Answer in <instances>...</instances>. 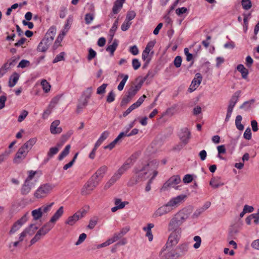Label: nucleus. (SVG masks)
<instances>
[{
  "instance_id": "a878e982",
  "label": "nucleus",
  "mask_w": 259,
  "mask_h": 259,
  "mask_svg": "<svg viewBox=\"0 0 259 259\" xmlns=\"http://www.w3.org/2000/svg\"><path fill=\"white\" fill-rule=\"evenodd\" d=\"M56 32V29L55 27L52 26L48 30V32L46 33L45 37L46 38H49V39L53 41L55 34Z\"/></svg>"
},
{
  "instance_id": "c756f323",
  "label": "nucleus",
  "mask_w": 259,
  "mask_h": 259,
  "mask_svg": "<svg viewBox=\"0 0 259 259\" xmlns=\"http://www.w3.org/2000/svg\"><path fill=\"white\" fill-rule=\"evenodd\" d=\"M118 46V42L116 39H115L113 42V44L111 45L108 46L106 48V51L107 52H110L111 56H113L114 52L116 50L117 47Z\"/></svg>"
},
{
  "instance_id": "8fccbe9b",
  "label": "nucleus",
  "mask_w": 259,
  "mask_h": 259,
  "mask_svg": "<svg viewBox=\"0 0 259 259\" xmlns=\"http://www.w3.org/2000/svg\"><path fill=\"white\" fill-rule=\"evenodd\" d=\"M28 212H26L20 219L18 220L17 222L21 226H22L25 222H26L28 220Z\"/></svg>"
},
{
  "instance_id": "5fc2aeb1",
  "label": "nucleus",
  "mask_w": 259,
  "mask_h": 259,
  "mask_svg": "<svg viewBox=\"0 0 259 259\" xmlns=\"http://www.w3.org/2000/svg\"><path fill=\"white\" fill-rule=\"evenodd\" d=\"M86 238H87L86 234H85L84 233L81 234L79 236L78 240L75 243V245H78L80 244L81 243H82L85 240Z\"/></svg>"
},
{
  "instance_id": "5701e85b",
  "label": "nucleus",
  "mask_w": 259,
  "mask_h": 259,
  "mask_svg": "<svg viewBox=\"0 0 259 259\" xmlns=\"http://www.w3.org/2000/svg\"><path fill=\"white\" fill-rule=\"evenodd\" d=\"M220 179V177H213L209 182L210 185L214 188L223 186L224 184L221 182Z\"/></svg>"
},
{
  "instance_id": "c85d7f7f",
  "label": "nucleus",
  "mask_w": 259,
  "mask_h": 259,
  "mask_svg": "<svg viewBox=\"0 0 259 259\" xmlns=\"http://www.w3.org/2000/svg\"><path fill=\"white\" fill-rule=\"evenodd\" d=\"M88 102L89 101H87V100L84 99L80 100L77 106L76 110V112L77 113L81 112L82 110L87 106Z\"/></svg>"
},
{
  "instance_id": "052dcab7",
  "label": "nucleus",
  "mask_w": 259,
  "mask_h": 259,
  "mask_svg": "<svg viewBox=\"0 0 259 259\" xmlns=\"http://www.w3.org/2000/svg\"><path fill=\"white\" fill-rule=\"evenodd\" d=\"M243 137L244 139L246 140H250L251 138V132L250 128L249 127H248L246 129L245 132L243 134Z\"/></svg>"
},
{
  "instance_id": "09e8293b",
  "label": "nucleus",
  "mask_w": 259,
  "mask_h": 259,
  "mask_svg": "<svg viewBox=\"0 0 259 259\" xmlns=\"http://www.w3.org/2000/svg\"><path fill=\"white\" fill-rule=\"evenodd\" d=\"M154 45H155L154 41H149L147 44L145 50L143 51L145 52V53L149 54L150 51L154 46Z\"/></svg>"
},
{
  "instance_id": "ddd939ff",
  "label": "nucleus",
  "mask_w": 259,
  "mask_h": 259,
  "mask_svg": "<svg viewBox=\"0 0 259 259\" xmlns=\"http://www.w3.org/2000/svg\"><path fill=\"white\" fill-rule=\"evenodd\" d=\"M60 123V121L59 120H56L51 123L50 126V132L51 134L55 135L60 134L62 132V128L58 126Z\"/></svg>"
},
{
  "instance_id": "393cba45",
  "label": "nucleus",
  "mask_w": 259,
  "mask_h": 259,
  "mask_svg": "<svg viewBox=\"0 0 259 259\" xmlns=\"http://www.w3.org/2000/svg\"><path fill=\"white\" fill-rule=\"evenodd\" d=\"M237 70L241 73L242 77L244 79L247 78L248 74V70L245 68L243 65L239 64L237 66Z\"/></svg>"
},
{
  "instance_id": "dca6fc26",
  "label": "nucleus",
  "mask_w": 259,
  "mask_h": 259,
  "mask_svg": "<svg viewBox=\"0 0 259 259\" xmlns=\"http://www.w3.org/2000/svg\"><path fill=\"white\" fill-rule=\"evenodd\" d=\"M54 225L48 222L45 224L38 231L37 233L41 236H44L48 233L53 227Z\"/></svg>"
},
{
  "instance_id": "bb28decb",
  "label": "nucleus",
  "mask_w": 259,
  "mask_h": 259,
  "mask_svg": "<svg viewBox=\"0 0 259 259\" xmlns=\"http://www.w3.org/2000/svg\"><path fill=\"white\" fill-rule=\"evenodd\" d=\"M107 170V167L105 165H103L100 167L97 171L95 173V175L98 176V178L101 180L104 177V175L105 174Z\"/></svg>"
},
{
  "instance_id": "774afa93",
  "label": "nucleus",
  "mask_w": 259,
  "mask_h": 259,
  "mask_svg": "<svg viewBox=\"0 0 259 259\" xmlns=\"http://www.w3.org/2000/svg\"><path fill=\"white\" fill-rule=\"evenodd\" d=\"M137 91L132 86L128 90L127 92V95L133 98V97L137 94Z\"/></svg>"
},
{
  "instance_id": "9d476101",
  "label": "nucleus",
  "mask_w": 259,
  "mask_h": 259,
  "mask_svg": "<svg viewBox=\"0 0 259 259\" xmlns=\"http://www.w3.org/2000/svg\"><path fill=\"white\" fill-rule=\"evenodd\" d=\"M179 137L182 143L185 145L188 143L191 138V132L187 127L181 129Z\"/></svg>"
},
{
  "instance_id": "e433bc0d",
  "label": "nucleus",
  "mask_w": 259,
  "mask_h": 259,
  "mask_svg": "<svg viewBox=\"0 0 259 259\" xmlns=\"http://www.w3.org/2000/svg\"><path fill=\"white\" fill-rule=\"evenodd\" d=\"M40 84L45 92L48 93L49 91H50L51 85L49 84V83L47 81V80L43 79L41 81Z\"/></svg>"
},
{
  "instance_id": "6e6552de",
  "label": "nucleus",
  "mask_w": 259,
  "mask_h": 259,
  "mask_svg": "<svg viewBox=\"0 0 259 259\" xmlns=\"http://www.w3.org/2000/svg\"><path fill=\"white\" fill-rule=\"evenodd\" d=\"M181 182V178L179 176H174L170 177L163 185L161 191L167 190L169 188L175 187Z\"/></svg>"
},
{
  "instance_id": "338daca9",
  "label": "nucleus",
  "mask_w": 259,
  "mask_h": 259,
  "mask_svg": "<svg viewBox=\"0 0 259 259\" xmlns=\"http://www.w3.org/2000/svg\"><path fill=\"white\" fill-rule=\"evenodd\" d=\"M28 112L26 110H23L21 114L19 116L18 121L19 122H22L27 116Z\"/></svg>"
},
{
  "instance_id": "39448f33",
  "label": "nucleus",
  "mask_w": 259,
  "mask_h": 259,
  "mask_svg": "<svg viewBox=\"0 0 259 259\" xmlns=\"http://www.w3.org/2000/svg\"><path fill=\"white\" fill-rule=\"evenodd\" d=\"M54 188L52 184L46 183L41 185L34 193V196L37 199L44 198L51 192Z\"/></svg>"
},
{
  "instance_id": "79ce46f5",
  "label": "nucleus",
  "mask_w": 259,
  "mask_h": 259,
  "mask_svg": "<svg viewBox=\"0 0 259 259\" xmlns=\"http://www.w3.org/2000/svg\"><path fill=\"white\" fill-rule=\"evenodd\" d=\"M16 63V60L15 59H12L8 61L7 63H5L3 65L4 67L8 70L11 66H15Z\"/></svg>"
},
{
  "instance_id": "58836bf2",
  "label": "nucleus",
  "mask_w": 259,
  "mask_h": 259,
  "mask_svg": "<svg viewBox=\"0 0 259 259\" xmlns=\"http://www.w3.org/2000/svg\"><path fill=\"white\" fill-rule=\"evenodd\" d=\"M94 14L93 13H87L85 15L84 20L85 24H90L94 19Z\"/></svg>"
},
{
  "instance_id": "2eb2a0df",
  "label": "nucleus",
  "mask_w": 259,
  "mask_h": 259,
  "mask_svg": "<svg viewBox=\"0 0 259 259\" xmlns=\"http://www.w3.org/2000/svg\"><path fill=\"white\" fill-rule=\"evenodd\" d=\"M96 187L90 181H88L81 189V194L86 195L91 193Z\"/></svg>"
},
{
  "instance_id": "13d9d810",
  "label": "nucleus",
  "mask_w": 259,
  "mask_h": 259,
  "mask_svg": "<svg viewBox=\"0 0 259 259\" xmlns=\"http://www.w3.org/2000/svg\"><path fill=\"white\" fill-rule=\"evenodd\" d=\"M132 98L130 97L128 95H126L122 99L120 102V106H125L131 100Z\"/></svg>"
},
{
  "instance_id": "c9c22d12",
  "label": "nucleus",
  "mask_w": 259,
  "mask_h": 259,
  "mask_svg": "<svg viewBox=\"0 0 259 259\" xmlns=\"http://www.w3.org/2000/svg\"><path fill=\"white\" fill-rule=\"evenodd\" d=\"M241 5L243 9L248 10L252 7V4L250 0H242Z\"/></svg>"
},
{
  "instance_id": "1a4fd4ad",
  "label": "nucleus",
  "mask_w": 259,
  "mask_h": 259,
  "mask_svg": "<svg viewBox=\"0 0 259 259\" xmlns=\"http://www.w3.org/2000/svg\"><path fill=\"white\" fill-rule=\"evenodd\" d=\"M28 152L20 147L13 159V162L16 164H19L26 157Z\"/></svg>"
},
{
  "instance_id": "bf43d9fd",
  "label": "nucleus",
  "mask_w": 259,
  "mask_h": 259,
  "mask_svg": "<svg viewBox=\"0 0 259 259\" xmlns=\"http://www.w3.org/2000/svg\"><path fill=\"white\" fill-rule=\"evenodd\" d=\"M21 227V226L19 224H18L17 222H15L10 230L9 233L12 234L15 233Z\"/></svg>"
},
{
  "instance_id": "7c9ffc66",
  "label": "nucleus",
  "mask_w": 259,
  "mask_h": 259,
  "mask_svg": "<svg viewBox=\"0 0 259 259\" xmlns=\"http://www.w3.org/2000/svg\"><path fill=\"white\" fill-rule=\"evenodd\" d=\"M31 213L34 220L39 219L42 215V211L39 208L32 210Z\"/></svg>"
},
{
  "instance_id": "412c9836",
  "label": "nucleus",
  "mask_w": 259,
  "mask_h": 259,
  "mask_svg": "<svg viewBox=\"0 0 259 259\" xmlns=\"http://www.w3.org/2000/svg\"><path fill=\"white\" fill-rule=\"evenodd\" d=\"M129 231V228H122L120 232L115 233L111 238L113 241L114 242L118 240H119L120 238H121L122 236H123L128 231Z\"/></svg>"
},
{
  "instance_id": "f8f14e48",
  "label": "nucleus",
  "mask_w": 259,
  "mask_h": 259,
  "mask_svg": "<svg viewBox=\"0 0 259 259\" xmlns=\"http://www.w3.org/2000/svg\"><path fill=\"white\" fill-rule=\"evenodd\" d=\"M202 80V76L200 73H197L194 78L192 80L191 84L190 86L189 90L191 92L195 91L197 88L200 85Z\"/></svg>"
},
{
  "instance_id": "e2e57ef3",
  "label": "nucleus",
  "mask_w": 259,
  "mask_h": 259,
  "mask_svg": "<svg viewBox=\"0 0 259 259\" xmlns=\"http://www.w3.org/2000/svg\"><path fill=\"white\" fill-rule=\"evenodd\" d=\"M97 55L96 52L93 50L92 48H90L89 50V55L88 56V60L90 61L94 59Z\"/></svg>"
},
{
  "instance_id": "b1692460",
  "label": "nucleus",
  "mask_w": 259,
  "mask_h": 259,
  "mask_svg": "<svg viewBox=\"0 0 259 259\" xmlns=\"http://www.w3.org/2000/svg\"><path fill=\"white\" fill-rule=\"evenodd\" d=\"M79 219V215H78L76 213H75L73 215L69 217L65 223L69 226H73Z\"/></svg>"
},
{
  "instance_id": "6ab92c4d",
  "label": "nucleus",
  "mask_w": 259,
  "mask_h": 259,
  "mask_svg": "<svg viewBox=\"0 0 259 259\" xmlns=\"http://www.w3.org/2000/svg\"><path fill=\"white\" fill-rule=\"evenodd\" d=\"M125 0H116L112 8V13L114 14H116L119 13L121 9L122 8L123 4Z\"/></svg>"
},
{
  "instance_id": "6e6d98bb",
  "label": "nucleus",
  "mask_w": 259,
  "mask_h": 259,
  "mask_svg": "<svg viewBox=\"0 0 259 259\" xmlns=\"http://www.w3.org/2000/svg\"><path fill=\"white\" fill-rule=\"evenodd\" d=\"M132 24V22H129L128 21L125 20L124 22L122 23L121 26V29L123 31H126L130 27Z\"/></svg>"
},
{
  "instance_id": "a18cd8bd",
  "label": "nucleus",
  "mask_w": 259,
  "mask_h": 259,
  "mask_svg": "<svg viewBox=\"0 0 259 259\" xmlns=\"http://www.w3.org/2000/svg\"><path fill=\"white\" fill-rule=\"evenodd\" d=\"M78 154V153H76L73 156V158L72 159V160L71 161H70L68 163L64 165V166H63L64 170H67L68 168L71 167L72 166V165L73 164L74 162H75V161L77 157Z\"/></svg>"
},
{
  "instance_id": "4be33fe9",
  "label": "nucleus",
  "mask_w": 259,
  "mask_h": 259,
  "mask_svg": "<svg viewBox=\"0 0 259 259\" xmlns=\"http://www.w3.org/2000/svg\"><path fill=\"white\" fill-rule=\"evenodd\" d=\"M19 74L17 72H14L9 78V86L12 88L15 85L19 78Z\"/></svg>"
},
{
  "instance_id": "9b49d317",
  "label": "nucleus",
  "mask_w": 259,
  "mask_h": 259,
  "mask_svg": "<svg viewBox=\"0 0 259 259\" xmlns=\"http://www.w3.org/2000/svg\"><path fill=\"white\" fill-rule=\"evenodd\" d=\"M53 41L49 39V38L44 37L38 44L37 50L38 52H45L49 49L50 45L52 44Z\"/></svg>"
},
{
  "instance_id": "4468645a",
  "label": "nucleus",
  "mask_w": 259,
  "mask_h": 259,
  "mask_svg": "<svg viewBox=\"0 0 259 259\" xmlns=\"http://www.w3.org/2000/svg\"><path fill=\"white\" fill-rule=\"evenodd\" d=\"M64 212V208L63 206H60L59 209L55 212L54 215L52 217L49 222L52 224H54L55 223L61 218Z\"/></svg>"
},
{
  "instance_id": "0eeeda50",
  "label": "nucleus",
  "mask_w": 259,
  "mask_h": 259,
  "mask_svg": "<svg viewBox=\"0 0 259 259\" xmlns=\"http://www.w3.org/2000/svg\"><path fill=\"white\" fill-rule=\"evenodd\" d=\"M161 259H178V255L176 250L172 248H163L161 252Z\"/></svg>"
},
{
  "instance_id": "a211bd4d",
  "label": "nucleus",
  "mask_w": 259,
  "mask_h": 259,
  "mask_svg": "<svg viewBox=\"0 0 259 259\" xmlns=\"http://www.w3.org/2000/svg\"><path fill=\"white\" fill-rule=\"evenodd\" d=\"M33 184L32 182H28L27 181L24 182L21 189V193L23 195L28 194L31 191Z\"/></svg>"
},
{
  "instance_id": "f704fd0d",
  "label": "nucleus",
  "mask_w": 259,
  "mask_h": 259,
  "mask_svg": "<svg viewBox=\"0 0 259 259\" xmlns=\"http://www.w3.org/2000/svg\"><path fill=\"white\" fill-rule=\"evenodd\" d=\"M89 208V207L88 206H86L84 208H81L76 212V214L79 215L80 219L83 218L86 215Z\"/></svg>"
},
{
  "instance_id": "0e129e2a",
  "label": "nucleus",
  "mask_w": 259,
  "mask_h": 259,
  "mask_svg": "<svg viewBox=\"0 0 259 259\" xmlns=\"http://www.w3.org/2000/svg\"><path fill=\"white\" fill-rule=\"evenodd\" d=\"M29 65L30 62L29 61L26 60H22L19 63L18 67L23 68L27 66H29Z\"/></svg>"
},
{
  "instance_id": "f257e3e1",
  "label": "nucleus",
  "mask_w": 259,
  "mask_h": 259,
  "mask_svg": "<svg viewBox=\"0 0 259 259\" xmlns=\"http://www.w3.org/2000/svg\"><path fill=\"white\" fill-rule=\"evenodd\" d=\"M158 165V162L156 160L149 161L147 164L139 165L133 169V179L135 183L139 181H144L149 178L153 171L156 170Z\"/></svg>"
},
{
  "instance_id": "4d7b16f0",
  "label": "nucleus",
  "mask_w": 259,
  "mask_h": 259,
  "mask_svg": "<svg viewBox=\"0 0 259 259\" xmlns=\"http://www.w3.org/2000/svg\"><path fill=\"white\" fill-rule=\"evenodd\" d=\"M26 229H28L29 235H32L38 229V227L34 224H30Z\"/></svg>"
},
{
  "instance_id": "c03bdc74",
  "label": "nucleus",
  "mask_w": 259,
  "mask_h": 259,
  "mask_svg": "<svg viewBox=\"0 0 259 259\" xmlns=\"http://www.w3.org/2000/svg\"><path fill=\"white\" fill-rule=\"evenodd\" d=\"M65 53L64 52H61L59 54L57 55L53 61V63H57L60 61L64 60V56Z\"/></svg>"
},
{
  "instance_id": "7ed1b4c3",
  "label": "nucleus",
  "mask_w": 259,
  "mask_h": 259,
  "mask_svg": "<svg viewBox=\"0 0 259 259\" xmlns=\"http://www.w3.org/2000/svg\"><path fill=\"white\" fill-rule=\"evenodd\" d=\"M186 197L185 195H181L171 198L168 202L158 207L153 214V217H159L170 212Z\"/></svg>"
},
{
  "instance_id": "423d86ee",
  "label": "nucleus",
  "mask_w": 259,
  "mask_h": 259,
  "mask_svg": "<svg viewBox=\"0 0 259 259\" xmlns=\"http://www.w3.org/2000/svg\"><path fill=\"white\" fill-rule=\"evenodd\" d=\"M171 233L168 236V240L165 245L166 248H172L173 246L176 245L181 238V233L177 231H171Z\"/></svg>"
},
{
  "instance_id": "49530a36",
  "label": "nucleus",
  "mask_w": 259,
  "mask_h": 259,
  "mask_svg": "<svg viewBox=\"0 0 259 259\" xmlns=\"http://www.w3.org/2000/svg\"><path fill=\"white\" fill-rule=\"evenodd\" d=\"M107 85L108 84L107 83H103L102 85L98 87L97 90V94L99 95L104 94Z\"/></svg>"
},
{
  "instance_id": "de8ad7c7",
  "label": "nucleus",
  "mask_w": 259,
  "mask_h": 259,
  "mask_svg": "<svg viewBox=\"0 0 259 259\" xmlns=\"http://www.w3.org/2000/svg\"><path fill=\"white\" fill-rule=\"evenodd\" d=\"M182 58L181 56H178L175 57L174 61V64L177 68H179L182 64Z\"/></svg>"
},
{
  "instance_id": "69168bd1",
  "label": "nucleus",
  "mask_w": 259,
  "mask_h": 259,
  "mask_svg": "<svg viewBox=\"0 0 259 259\" xmlns=\"http://www.w3.org/2000/svg\"><path fill=\"white\" fill-rule=\"evenodd\" d=\"M240 93L241 92L240 91L236 92L232 96L230 100L236 104L238 100V98L240 96Z\"/></svg>"
},
{
  "instance_id": "f3484780",
  "label": "nucleus",
  "mask_w": 259,
  "mask_h": 259,
  "mask_svg": "<svg viewBox=\"0 0 259 259\" xmlns=\"http://www.w3.org/2000/svg\"><path fill=\"white\" fill-rule=\"evenodd\" d=\"M176 252L178 255V257H181L184 255L188 250V244L184 243L179 245L177 248Z\"/></svg>"
},
{
  "instance_id": "a19ab883",
  "label": "nucleus",
  "mask_w": 259,
  "mask_h": 259,
  "mask_svg": "<svg viewBox=\"0 0 259 259\" xmlns=\"http://www.w3.org/2000/svg\"><path fill=\"white\" fill-rule=\"evenodd\" d=\"M54 204V202H52L49 204L43 205L39 207V208L41 209V211H42V213H48L49 211H50Z\"/></svg>"
},
{
  "instance_id": "603ef678",
  "label": "nucleus",
  "mask_w": 259,
  "mask_h": 259,
  "mask_svg": "<svg viewBox=\"0 0 259 259\" xmlns=\"http://www.w3.org/2000/svg\"><path fill=\"white\" fill-rule=\"evenodd\" d=\"M115 95L113 91H110L107 97V102L108 103L113 102L115 100Z\"/></svg>"
},
{
  "instance_id": "2f4dec72",
  "label": "nucleus",
  "mask_w": 259,
  "mask_h": 259,
  "mask_svg": "<svg viewBox=\"0 0 259 259\" xmlns=\"http://www.w3.org/2000/svg\"><path fill=\"white\" fill-rule=\"evenodd\" d=\"M121 76L123 77L122 80L119 83L117 87V89L119 91H122L124 87V85L128 78V76L127 74H121Z\"/></svg>"
},
{
  "instance_id": "473e14b6",
  "label": "nucleus",
  "mask_w": 259,
  "mask_h": 259,
  "mask_svg": "<svg viewBox=\"0 0 259 259\" xmlns=\"http://www.w3.org/2000/svg\"><path fill=\"white\" fill-rule=\"evenodd\" d=\"M58 151L59 148L57 147L51 148L48 152L47 156L48 158L46 161H48L50 158L52 157L54 155L56 154Z\"/></svg>"
},
{
  "instance_id": "20e7f679",
  "label": "nucleus",
  "mask_w": 259,
  "mask_h": 259,
  "mask_svg": "<svg viewBox=\"0 0 259 259\" xmlns=\"http://www.w3.org/2000/svg\"><path fill=\"white\" fill-rule=\"evenodd\" d=\"M131 167L130 162L127 160L114 173L109 181L105 185V189H107L112 186L127 169Z\"/></svg>"
},
{
  "instance_id": "4c0bfd02",
  "label": "nucleus",
  "mask_w": 259,
  "mask_h": 259,
  "mask_svg": "<svg viewBox=\"0 0 259 259\" xmlns=\"http://www.w3.org/2000/svg\"><path fill=\"white\" fill-rule=\"evenodd\" d=\"M101 181V179L98 178V176H96L95 174H94L89 180V181L91 182L96 187L98 185Z\"/></svg>"
},
{
  "instance_id": "680f3d73",
  "label": "nucleus",
  "mask_w": 259,
  "mask_h": 259,
  "mask_svg": "<svg viewBox=\"0 0 259 259\" xmlns=\"http://www.w3.org/2000/svg\"><path fill=\"white\" fill-rule=\"evenodd\" d=\"M135 16L136 13L134 11H130L126 15L125 20L130 22V21L135 18Z\"/></svg>"
},
{
  "instance_id": "72a5a7b5",
  "label": "nucleus",
  "mask_w": 259,
  "mask_h": 259,
  "mask_svg": "<svg viewBox=\"0 0 259 259\" xmlns=\"http://www.w3.org/2000/svg\"><path fill=\"white\" fill-rule=\"evenodd\" d=\"M158 172L156 170H154L153 172V176L151 178V179L148 181L147 184L145 188V191L146 192H149L151 190V184L152 183L153 180L155 178V177L157 175Z\"/></svg>"
},
{
  "instance_id": "ea45409f",
  "label": "nucleus",
  "mask_w": 259,
  "mask_h": 259,
  "mask_svg": "<svg viewBox=\"0 0 259 259\" xmlns=\"http://www.w3.org/2000/svg\"><path fill=\"white\" fill-rule=\"evenodd\" d=\"M72 19L70 17H69L67 18V19L66 20V23L64 26V28L62 30V31H64L65 32V34H66L67 32H68V31L69 30V29L70 27V25L72 22Z\"/></svg>"
},
{
  "instance_id": "cd10ccee",
  "label": "nucleus",
  "mask_w": 259,
  "mask_h": 259,
  "mask_svg": "<svg viewBox=\"0 0 259 259\" xmlns=\"http://www.w3.org/2000/svg\"><path fill=\"white\" fill-rule=\"evenodd\" d=\"M70 147L71 146L70 145H67L65 146L64 150L58 156V160H62L65 157H66L69 154Z\"/></svg>"
},
{
  "instance_id": "aec40b11",
  "label": "nucleus",
  "mask_w": 259,
  "mask_h": 259,
  "mask_svg": "<svg viewBox=\"0 0 259 259\" xmlns=\"http://www.w3.org/2000/svg\"><path fill=\"white\" fill-rule=\"evenodd\" d=\"M36 142V138H31L29 139L28 141H27L25 143H24V145L22 146L21 147L25 151L26 150L27 152L28 153L29 150L31 149L32 146L35 144Z\"/></svg>"
},
{
  "instance_id": "37998d69",
  "label": "nucleus",
  "mask_w": 259,
  "mask_h": 259,
  "mask_svg": "<svg viewBox=\"0 0 259 259\" xmlns=\"http://www.w3.org/2000/svg\"><path fill=\"white\" fill-rule=\"evenodd\" d=\"M92 94V88L91 87L87 88L83 93V96L84 97L83 99L87 100V101H89V100Z\"/></svg>"
},
{
  "instance_id": "864d4df0",
  "label": "nucleus",
  "mask_w": 259,
  "mask_h": 259,
  "mask_svg": "<svg viewBox=\"0 0 259 259\" xmlns=\"http://www.w3.org/2000/svg\"><path fill=\"white\" fill-rule=\"evenodd\" d=\"M194 240L196 241V243L194 244L193 247L195 249H197L200 246L201 239L199 236H195L194 237Z\"/></svg>"
},
{
  "instance_id": "3c124183",
  "label": "nucleus",
  "mask_w": 259,
  "mask_h": 259,
  "mask_svg": "<svg viewBox=\"0 0 259 259\" xmlns=\"http://www.w3.org/2000/svg\"><path fill=\"white\" fill-rule=\"evenodd\" d=\"M138 108L137 106L136 105L135 103L131 105L128 109L123 113V116L124 117H126L128 114H129L133 110Z\"/></svg>"
},
{
  "instance_id": "f03ea898",
  "label": "nucleus",
  "mask_w": 259,
  "mask_h": 259,
  "mask_svg": "<svg viewBox=\"0 0 259 259\" xmlns=\"http://www.w3.org/2000/svg\"><path fill=\"white\" fill-rule=\"evenodd\" d=\"M192 212L191 207H187L177 212L168 223V230L182 232L180 227L189 218Z\"/></svg>"
}]
</instances>
